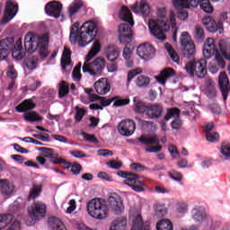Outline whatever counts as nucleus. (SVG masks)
Here are the masks:
<instances>
[{"instance_id":"f257e3e1","label":"nucleus","mask_w":230,"mask_h":230,"mask_svg":"<svg viewBox=\"0 0 230 230\" xmlns=\"http://www.w3.org/2000/svg\"><path fill=\"white\" fill-rule=\"evenodd\" d=\"M80 23L75 22L70 29L71 44H78L80 48H85L93 42L98 35V25L93 21L85 22L80 28Z\"/></svg>"},{"instance_id":"f03ea898","label":"nucleus","mask_w":230,"mask_h":230,"mask_svg":"<svg viewBox=\"0 0 230 230\" xmlns=\"http://www.w3.org/2000/svg\"><path fill=\"white\" fill-rule=\"evenodd\" d=\"M148 28L151 35H153V37L158 40H165L166 36L164 33H166V31L172 28L173 30L172 40L173 42H177V25L175 22V14H171L169 21L149 19Z\"/></svg>"},{"instance_id":"7ed1b4c3","label":"nucleus","mask_w":230,"mask_h":230,"mask_svg":"<svg viewBox=\"0 0 230 230\" xmlns=\"http://www.w3.org/2000/svg\"><path fill=\"white\" fill-rule=\"evenodd\" d=\"M102 45L100 44V41H94L91 50L85 58V62L83 65V73H88L90 76H98V75L103 73V69H105L104 58H97L93 63H89L90 60H93V58L100 53Z\"/></svg>"},{"instance_id":"20e7f679","label":"nucleus","mask_w":230,"mask_h":230,"mask_svg":"<svg viewBox=\"0 0 230 230\" xmlns=\"http://www.w3.org/2000/svg\"><path fill=\"white\" fill-rule=\"evenodd\" d=\"M49 44V36L44 34L39 36L35 33L29 32L24 38V48L27 53H35L38 51L42 58H46L49 55L48 46Z\"/></svg>"},{"instance_id":"39448f33","label":"nucleus","mask_w":230,"mask_h":230,"mask_svg":"<svg viewBox=\"0 0 230 230\" xmlns=\"http://www.w3.org/2000/svg\"><path fill=\"white\" fill-rule=\"evenodd\" d=\"M87 211L96 220H106L109 217L110 208L105 199H93L87 203Z\"/></svg>"},{"instance_id":"423d86ee","label":"nucleus","mask_w":230,"mask_h":230,"mask_svg":"<svg viewBox=\"0 0 230 230\" xmlns=\"http://www.w3.org/2000/svg\"><path fill=\"white\" fill-rule=\"evenodd\" d=\"M203 57L207 60L211 58V57H215V62L216 64H217L218 67H220L221 69H224L226 67V61L224 60V58L218 54V49H217V45L213 38H208L205 41L203 47Z\"/></svg>"},{"instance_id":"0eeeda50","label":"nucleus","mask_w":230,"mask_h":230,"mask_svg":"<svg viewBox=\"0 0 230 230\" xmlns=\"http://www.w3.org/2000/svg\"><path fill=\"white\" fill-rule=\"evenodd\" d=\"M118 175L119 177H123V179H125L122 183L126 184V186H129L133 191L141 193L146 190V184L139 180V176L137 174L119 172Z\"/></svg>"},{"instance_id":"6e6552de","label":"nucleus","mask_w":230,"mask_h":230,"mask_svg":"<svg viewBox=\"0 0 230 230\" xmlns=\"http://www.w3.org/2000/svg\"><path fill=\"white\" fill-rule=\"evenodd\" d=\"M225 21H227V13H222L219 15L217 22L211 16L203 18L202 22L205 28L208 30V31H210V33H215L217 31L222 33Z\"/></svg>"},{"instance_id":"1a4fd4ad","label":"nucleus","mask_w":230,"mask_h":230,"mask_svg":"<svg viewBox=\"0 0 230 230\" xmlns=\"http://www.w3.org/2000/svg\"><path fill=\"white\" fill-rule=\"evenodd\" d=\"M181 44L183 49V55L187 58H191L195 55V43L191 41V37L188 31H183L181 37Z\"/></svg>"},{"instance_id":"9d476101","label":"nucleus","mask_w":230,"mask_h":230,"mask_svg":"<svg viewBox=\"0 0 230 230\" xmlns=\"http://www.w3.org/2000/svg\"><path fill=\"white\" fill-rule=\"evenodd\" d=\"M46 204L37 201L29 208V216L31 220H42L46 217Z\"/></svg>"},{"instance_id":"9b49d317","label":"nucleus","mask_w":230,"mask_h":230,"mask_svg":"<svg viewBox=\"0 0 230 230\" xmlns=\"http://www.w3.org/2000/svg\"><path fill=\"white\" fill-rule=\"evenodd\" d=\"M118 132L124 137H130L136 132V122L133 119H124L118 125Z\"/></svg>"},{"instance_id":"f8f14e48","label":"nucleus","mask_w":230,"mask_h":230,"mask_svg":"<svg viewBox=\"0 0 230 230\" xmlns=\"http://www.w3.org/2000/svg\"><path fill=\"white\" fill-rule=\"evenodd\" d=\"M15 193V184L8 179H0V194L7 200Z\"/></svg>"},{"instance_id":"ddd939ff","label":"nucleus","mask_w":230,"mask_h":230,"mask_svg":"<svg viewBox=\"0 0 230 230\" xmlns=\"http://www.w3.org/2000/svg\"><path fill=\"white\" fill-rule=\"evenodd\" d=\"M108 203L110 208H111L112 211L115 215L121 214L122 211L125 210V206L123 205V199H121V196L116 193L111 194L108 198Z\"/></svg>"},{"instance_id":"4468645a","label":"nucleus","mask_w":230,"mask_h":230,"mask_svg":"<svg viewBox=\"0 0 230 230\" xmlns=\"http://www.w3.org/2000/svg\"><path fill=\"white\" fill-rule=\"evenodd\" d=\"M137 54L142 60H150L155 57V49L152 44L146 43L137 48Z\"/></svg>"},{"instance_id":"2eb2a0df","label":"nucleus","mask_w":230,"mask_h":230,"mask_svg":"<svg viewBox=\"0 0 230 230\" xmlns=\"http://www.w3.org/2000/svg\"><path fill=\"white\" fill-rule=\"evenodd\" d=\"M218 85L223 94V100L226 102V100H227V96H229L230 91L229 77H227V74H226V72L220 73L218 76Z\"/></svg>"},{"instance_id":"dca6fc26","label":"nucleus","mask_w":230,"mask_h":230,"mask_svg":"<svg viewBox=\"0 0 230 230\" xmlns=\"http://www.w3.org/2000/svg\"><path fill=\"white\" fill-rule=\"evenodd\" d=\"M132 12L137 15H142V17H148L152 12L150 5L145 0L137 2L134 5L131 6Z\"/></svg>"},{"instance_id":"f3484780","label":"nucleus","mask_w":230,"mask_h":230,"mask_svg":"<svg viewBox=\"0 0 230 230\" xmlns=\"http://www.w3.org/2000/svg\"><path fill=\"white\" fill-rule=\"evenodd\" d=\"M17 12H19V5L12 0L7 1L4 16V24H6V22H10V21L17 15Z\"/></svg>"},{"instance_id":"a211bd4d","label":"nucleus","mask_w":230,"mask_h":230,"mask_svg":"<svg viewBox=\"0 0 230 230\" xmlns=\"http://www.w3.org/2000/svg\"><path fill=\"white\" fill-rule=\"evenodd\" d=\"M45 12L47 15L58 19L62 13V4L58 1H52L46 4Z\"/></svg>"},{"instance_id":"6ab92c4d","label":"nucleus","mask_w":230,"mask_h":230,"mask_svg":"<svg viewBox=\"0 0 230 230\" xmlns=\"http://www.w3.org/2000/svg\"><path fill=\"white\" fill-rule=\"evenodd\" d=\"M190 217L196 224H202V222H206L208 220V215H206L204 208L200 206H196L191 209Z\"/></svg>"},{"instance_id":"aec40b11","label":"nucleus","mask_w":230,"mask_h":230,"mask_svg":"<svg viewBox=\"0 0 230 230\" xmlns=\"http://www.w3.org/2000/svg\"><path fill=\"white\" fill-rule=\"evenodd\" d=\"M208 59L202 58L197 62H194V75L198 76V78H206V75H208Z\"/></svg>"},{"instance_id":"412c9836","label":"nucleus","mask_w":230,"mask_h":230,"mask_svg":"<svg viewBox=\"0 0 230 230\" xmlns=\"http://www.w3.org/2000/svg\"><path fill=\"white\" fill-rule=\"evenodd\" d=\"M172 4L176 10L197 8L199 6V0H172Z\"/></svg>"},{"instance_id":"4be33fe9","label":"nucleus","mask_w":230,"mask_h":230,"mask_svg":"<svg viewBox=\"0 0 230 230\" xmlns=\"http://www.w3.org/2000/svg\"><path fill=\"white\" fill-rule=\"evenodd\" d=\"M119 39L121 43L127 42V40H130V39H132V30L130 29L129 24H120L119 27Z\"/></svg>"},{"instance_id":"5701e85b","label":"nucleus","mask_w":230,"mask_h":230,"mask_svg":"<svg viewBox=\"0 0 230 230\" xmlns=\"http://www.w3.org/2000/svg\"><path fill=\"white\" fill-rule=\"evenodd\" d=\"M130 220L133 222L131 230H150V226L146 223H143V217H141V215L136 214L130 216Z\"/></svg>"},{"instance_id":"b1692460","label":"nucleus","mask_w":230,"mask_h":230,"mask_svg":"<svg viewBox=\"0 0 230 230\" xmlns=\"http://www.w3.org/2000/svg\"><path fill=\"white\" fill-rule=\"evenodd\" d=\"M44 156L47 157L48 159H51V163L53 164H66V159L64 158H58V154L55 153L53 149H49L48 147H42Z\"/></svg>"},{"instance_id":"393cba45","label":"nucleus","mask_w":230,"mask_h":230,"mask_svg":"<svg viewBox=\"0 0 230 230\" xmlns=\"http://www.w3.org/2000/svg\"><path fill=\"white\" fill-rule=\"evenodd\" d=\"M94 89L98 94H107L111 92V84L105 78H102L94 83Z\"/></svg>"},{"instance_id":"a878e982","label":"nucleus","mask_w":230,"mask_h":230,"mask_svg":"<svg viewBox=\"0 0 230 230\" xmlns=\"http://www.w3.org/2000/svg\"><path fill=\"white\" fill-rule=\"evenodd\" d=\"M161 114H163V106L159 104H153L151 106H147V111H146V116L150 119H156V118H160Z\"/></svg>"},{"instance_id":"bb28decb","label":"nucleus","mask_w":230,"mask_h":230,"mask_svg":"<svg viewBox=\"0 0 230 230\" xmlns=\"http://www.w3.org/2000/svg\"><path fill=\"white\" fill-rule=\"evenodd\" d=\"M8 42L12 46L15 41L13 38H8L0 41V60H5L6 57L10 55V47H8Z\"/></svg>"},{"instance_id":"cd10ccee","label":"nucleus","mask_w":230,"mask_h":230,"mask_svg":"<svg viewBox=\"0 0 230 230\" xmlns=\"http://www.w3.org/2000/svg\"><path fill=\"white\" fill-rule=\"evenodd\" d=\"M172 76H175V71H173L172 68H165L160 73L159 75L155 76V78L158 84H161V85H165L166 80H168V78H172Z\"/></svg>"},{"instance_id":"c85d7f7f","label":"nucleus","mask_w":230,"mask_h":230,"mask_svg":"<svg viewBox=\"0 0 230 230\" xmlns=\"http://www.w3.org/2000/svg\"><path fill=\"white\" fill-rule=\"evenodd\" d=\"M120 50L114 45L108 46L105 49V56L109 62H114L119 58Z\"/></svg>"},{"instance_id":"c756f323","label":"nucleus","mask_w":230,"mask_h":230,"mask_svg":"<svg viewBox=\"0 0 230 230\" xmlns=\"http://www.w3.org/2000/svg\"><path fill=\"white\" fill-rule=\"evenodd\" d=\"M71 66V50L65 47L61 58V67L63 71H66V67H69Z\"/></svg>"},{"instance_id":"7c9ffc66","label":"nucleus","mask_w":230,"mask_h":230,"mask_svg":"<svg viewBox=\"0 0 230 230\" xmlns=\"http://www.w3.org/2000/svg\"><path fill=\"white\" fill-rule=\"evenodd\" d=\"M34 107H37V104H35L31 99H26L18 106H16V111L25 112V111H31V109Z\"/></svg>"},{"instance_id":"2f4dec72","label":"nucleus","mask_w":230,"mask_h":230,"mask_svg":"<svg viewBox=\"0 0 230 230\" xmlns=\"http://www.w3.org/2000/svg\"><path fill=\"white\" fill-rule=\"evenodd\" d=\"M218 46L223 57L226 60H230V41L226 40H221L218 43Z\"/></svg>"},{"instance_id":"473e14b6","label":"nucleus","mask_w":230,"mask_h":230,"mask_svg":"<svg viewBox=\"0 0 230 230\" xmlns=\"http://www.w3.org/2000/svg\"><path fill=\"white\" fill-rule=\"evenodd\" d=\"M119 18L125 22H129L130 26H134V20L132 19V13L128 7H122L119 12Z\"/></svg>"},{"instance_id":"72a5a7b5","label":"nucleus","mask_w":230,"mask_h":230,"mask_svg":"<svg viewBox=\"0 0 230 230\" xmlns=\"http://www.w3.org/2000/svg\"><path fill=\"white\" fill-rule=\"evenodd\" d=\"M137 141L141 143V145H145V146H152V145H157V143H159V138L157 137V136H141L137 138Z\"/></svg>"},{"instance_id":"f704fd0d","label":"nucleus","mask_w":230,"mask_h":230,"mask_svg":"<svg viewBox=\"0 0 230 230\" xmlns=\"http://www.w3.org/2000/svg\"><path fill=\"white\" fill-rule=\"evenodd\" d=\"M14 49L16 52L13 53V58H14V60H22L24 56L21 52H19L22 49V38H20L18 39V40H16Z\"/></svg>"},{"instance_id":"c9c22d12","label":"nucleus","mask_w":230,"mask_h":230,"mask_svg":"<svg viewBox=\"0 0 230 230\" xmlns=\"http://www.w3.org/2000/svg\"><path fill=\"white\" fill-rule=\"evenodd\" d=\"M83 4H84L81 2V0H75L68 7L69 16L73 17V15H75V13H78Z\"/></svg>"},{"instance_id":"e433bc0d","label":"nucleus","mask_w":230,"mask_h":230,"mask_svg":"<svg viewBox=\"0 0 230 230\" xmlns=\"http://www.w3.org/2000/svg\"><path fill=\"white\" fill-rule=\"evenodd\" d=\"M219 157L222 161H230V144H223L219 148Z\"/></svg>"},{"instance_id":"4c0bfd02","label":"nucleus","mask_w":230,"mask_h":230,"mask_svg":"<svg viewBox=\"0 0 230 230\" xmlns=\"http://www.w3.org/2000/svg\"><path fill=\"white\" fill-rule=\"evenodd\" d=\"M100 103L102 106L99 104H94V103L91 104L90 109L92 111H103V107H109V105H111V103H112V101L103 98V97H101Z\"/></svg>"},{"instance_id":"58836bf2","label":"nucleus","mask_w":230,"mask_h":230,"mask_svg":"<svg viewBox=\"0 0 230 230\" xmlns=\"http://www.w3.org/2000/svg\"><path fill=\"white\" fill-rule=\"evenodd\" d=\"M23 119H25V121H29V123L42 121V117H40L35 111L25 112L23 115Z\"/></svg>"},{"instance_id":"ea45409f","label":"nucleus","mask_w":230,"mask_h":230,"mask_svg":"<svg viewBox=\"0 0 230 230\" xmlns=\"http://www.w3.org/2000/svg\"><path fill=\"white\" fill-rule=\"evenodd\" d=\"M155 209V216L161 217H165V215L168 213V208L164 204L156 203L154 207Z\"/></svg>"},{"instance_id":"a19ab883","label":"nucleus","mask_w":230,"mask_h":230,"mask_svg":"<svg viewBox=\"0 0 230 230\" xmlns=\"http://www.w3.org/2000/svg\"><path fill=\"white\" fill-rule=\"evenodd\" d=\"M49 224L52 228V230H67L66 229V226L59 218L57 217H51L49 219Z\"/></svg>"},{"instance_id":"79ce46f5","label":"nucleus","mask_w":230,"mask_h":230,"mask_svg":"<svg viewBox=\"0 0 230 230\" xmlns=\"http://www.w3.org/2000/svg\"><path fill=\"white\" fill-rule=\"evenodd\" d=\"M157 230H173V225L169 219H162L156 224Z\"/></svg>"},{"instance_id":"37998d69","label":"nucleus","mask_w":230,"mask_h":230,"mask_svg":"<svg viewBox=\"0 0 230 230\" xmlns=\"http://www.w3.org/2000/svg\"><path fill=\"white\" fill-rule=\"evenodd\" d=\"M133 102L135 103L134 111L138 114H145L146 116L148 106H146L143 102H136V97L134 98Z\"/></svg>"},{"instance_id":"c03bdc74","label":"nucleus","mask_w":230,"mask_h":230,"mask_svg":"<svg viewBox=\"0 0 230 230\" xmlns=\"http://www.w3.org/2000/svg\"><path fill=\"white\" fill-rule=\"evenodd\" d=\"M190 207L188 203L184 201H179L175 205V211L179 215H186V213L189 211Z\"/></svg>"},{"instance_id":"a18cd8bd","label":"nucleus","mask_w":230,"mask_h":230,"mask_svg":"<svg viewBox=\"0 0 230 230\" xmlns=\"http://www.w3.org/2000/svg\"><path fill=\"white\" fill-rule=\"evenodd\" d=\"M199 4L201 10L206 13H213V5H211L209 0H198V5Z\"/></svg>"},{"instance_id":"49530a36","label":"nucleus","mask_w":230,"mask_h":230,"mask_svg":"<svg viewBox=\"0 0 230 230\" xmlns=\"http://www.w3.org/2000/svg\"><path fill=\"white\" fill-rule=\"evenodd\" d=\"M13 220V215L5 214L0 216V230L4 229Z\"/></svg>"},{"instance_id":"de8ad7c7","label":"nucleus","mask_w":230,"mask_h":230,"mask_svg":"<svg viewBox=\"0 0 230 230\" xmlns=\"http://www.w3.org/2000/svg\"><path fill=\"white\" fill-rule=\"evenodd\" d=\"M111 225L113 226V227H116L119 230H125V227H127V218H117L111 223Z\"/></svg>"},{"instance_id":"09e8293b","label":"nucleus","mask_w":230,"mask_h":230,"mask_svg":"<svg viewBox=\"0 0 230 230\" xmlns=\"http://www.w3.org/2000/svg\"><path fill=\"white\" fill-rule=\"evenodd\" d=\"M82 63L76 65L72 72V78L74 82H80L82 80Z\"/></svg>"},{"instance_id":"8fccbe9b","label":"nucleus","mask_w":230,"mask_h":230,"mask_svg":"<svg viewBox=\"0 0 230 230\" xmlns=\"http://www.w3.org/2000/svg\"><path fill=\"white\" fill-rule=\"evenodd\" d=\"M165 49H166V51L168 52L170 58H172V60L173 62H176V64H179V62H180L179 54H177V52H175L173 48H172V45L166 44Z\"/></svg>"},{"instance_id":"3c124183","label":"nucleus","mask_w":230,"mask_h":230,"mask_svg":"<svg viewBox=\"0 0 230 230\" xmlns=\"http://www.w3.org/2000/svg\"><path fill=\"white\" fill-rule=\"evenodd\" d=\"M181 114V111L177 108H172L167 110V114L164 117L165 121H168L169 119H172V118H174L177 119L179 118V115Z\"/></svg>"},{"instance_id":"603ef678","label":"nucleus","mask_w":230,"mask_h":230,"mask_svg":"<svg viewBox=\"0 0 230 230\" xmlns=\"http://www.w3.org/2000/svg\"><path fill=\"white\" fill-rule=\"evenodd\" d=\"M150 84V78L146 77V75H139L137 77L136 84L137 87H146V85H149Z\"/></svg>"},{"instance_id":"864d4df0","label":"nucleus","mask_w":230,"mask_h":230,"mask_svg":"<svg viewBox=\"0 0 230 230\" xmlns=\"http://www.w3.org/2000/svg\"><path fill=\"white\" fill-rule=\"evenodd\" d=\"M113 105L114 107H123V105H128V103H130V99L129 98H126L123 99L121 97H115L113 98Z\"/></svg>"},{"instance_id":"5fc2aeb1","label":"nucleus","mask_w":230,"mask_h":230,"mask_svg":"<svg viewBox=\"0 0 230 230\" xmlns=\"http://www.w3.org/2000/svg\"><path fill=\"white\" fill-rule=\"evenodd\" d=\"M205 37L204 29H202V27L197 26L194 33V39H196L198 42H202Z\"/></svg>"},{"instance_id":"6e6d98bb","label":"nucleus","mask_w":230,"mask_h":230,"mask_svg":"<svg viewBox=\"0 0 230 230\" xmlns=\"http://www.w3.org/2000/svg\"><path fill=\"white\" fill-rule=\"evenodd\" d=\"M69 93V86L67 85V83L62 81L59 83V98H64L66 94Z\"/></svg>"},{"instance_id":"4d7b16f0","label":"nucleus","mask_w":230,"mask_h":230,"mask_svg":"<svg viewBox=\"0 0 230 230\" xmlns=\"http://www.w3.org/2000/svg\"><path fill=\"white\" fill-rule=\"evenodd\" d=\"M141 73H143V71L140 68L130 70L128 73V79H127L128 84H130L132 80H134V78H136L137 75H141Z\"/></svg>"},{"instance_id":"13d9d810","label":"nucleus","mask_w":230,"mask_h":230,"mask_svg":"<svg viewBox=\"0 0 230 230\" xmlns=\"http://www.w3.org/2000/svg\"><path fill=\"white\" fill-rule=\"evenodd\" d=\"M37 62H39L37 57H31L30 59L25 61V66H27L28 69L33 70L37 67Z\"/></svg>"},{"instance_id":"bf43d9fd","label":"nucleus","mask_w":230,"mask_h":230,"mask_svg":"<svg viewBox=\"0 0 230 230\" xmlns=\"http://www.w3.org/2000/svg\"><path fill=\"white\" fill-rule=\"evenodd\" d=\"M40 191H41L40 186L34 185L32 187V189L31 190V192H30V195H29V199H37V197H39V195H40Z\"/></svg>"},{"instance_id":"052dcab7","label":"nucleus","mask_w":230,"mask_h":230,"mask_svg":"<svg viewBox=\"0 0 230 230\" xmlns=\"http://www.w3.org/2000/svg\"><path fill=\"white\" fill-rule=\"evenodd\" d=\"M24 208V203L22 202V199L18 198L11 206V211H17V209H21Z\"/></svg>"},{"instance_id":"680f3d73","label":"nucleus","mask_w":230,"mask_h":230,"mask_svg":"<svg viewBox=\"0 0 230 230\" xmlns=\"http://www.w3.org/2000/svg\"><path fill=\"white\" fill-rule=\"evenodd\" d=\"M82 137L85 141H88V143H93V145H97L98 138L94 135H91L89 133L83 132Z\"/></svg>"},{"instance_id":"e2e57ef3","label":"nucleus","mask_w":230,"mask_h":230,"mask_svg":"<svg viewBox=\"0 0 230 230\" xmlns=\"http://www.w3.org/2000/svg\"><path fill=\"white\" fill-rule=\"evenodd\" d=\"M170 179L175 181L176 182H181L182 181V174L177 171H172L168 172Z\"/></svg>"},{"instance_id":"0e129e2a","label":"nucleus","mask_w":230,"mask_h":230,"mask_svg":"<svg viewBox=\"0 0 230 230\" xmlns=\"http://www.w3.org/2000/svg\"><path fill=\"white\" fill-rule=\"evenodd\" d=\"M76 110V113L75 116V121H77V123H80V121H82V119L84 118V116H85V110L80 108V107H75Z\"/></svg>"},{"instance_id":"69168bd1","label":"nucleus","mask_w":230,"mask_h":230,"mask_svg":"<svg viewBox=\"0 0 230 230\" xmlns=\"http://www.w3.org/2000/svg\"><path fill=\"white\" fill-rule=\"evenodd\" d=\"M206 137L207 141H209V143H215V141H218L220 136L217 132H208Z\"/></svg>"},{"instance_id":"338daca9","label":"nucleus","mask_w":230,"mask_h":230,"mask_svg":"<svg viewBox=\"0 0 230 230\" xmlns=\"http://www.w3.org/2000/svg\"><path fill=\"white\" fill-rule=\"evenodd\" d=\"M184 69L190 76H195V63H187V65L184 66Z\"/></svg>"},{"instance_id":"774afa93","label":"nucleus","mask_w":230,"mask_h":230,"mask_svg":"<svg viewBox=\"0 0 230 230\" xmlns=\"http://www.w3.org/2000/svg\"><path fill=\"white\" fill-rule=\"evenodd\" d=\"M106 164L109 168H111L112 170H119V168H121L122 166L121 162H118L116 160L110 161Z\"/></svg>"}]
</instances>
